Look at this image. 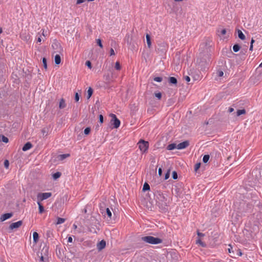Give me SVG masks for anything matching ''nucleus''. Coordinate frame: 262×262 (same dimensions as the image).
<instances>
[{
	"instance_id": "nucleus-53",
	"label": "nucleus",
	"mask_w": 262,
	"mask_h": 262,
	"mask_svg": "<svg viewBox=\"0 0 262 262\" xmlns=\"http://www.w3.org/2000/svg\"><path fill=\"white\" fill-rule=\"evenodd\" d=\"M254 42H255V40L253 39H252L251 40L250 45H253V44Z\"/></svg>"
},
{
	"instance_id": "nucleus-32",
	"label": "nucleus",
	"mask_w": 262,
	"mask_h": 262,
	"mask_svg": "<svg viewBox=\"0 0 262 262\" xmlns=\"http://www.w3.org/2000/svg\"><path fill=\"white\" fill-rule=\"evenodd\" d=\"M96 42L97 45L101 48H103V45L101 42V40L100 38H98L96 39Z\"/></svg>"
},
{
	"instance_id": "nucleus-9",
	"label": "nucleus",
	"mask_w": 262,
	"mask_h": 262,
	"mask_svg": "<svg viewBox=\"0 0 262 262\" xmlns=\"http://www.w3.org/2000/svg\"><path fill=\"white\" fill-rule=\"evenodd\" d=\"M32 147V145L30 142L26 143L23 146L22 149L23 151H27Z\"/></svg>"
},
{
	"instance_id": "nucleus-14",
	"label": "nucleus",
	"mask_w": 262,
	"mask_h": 262,
	"mask_svg": "<svg viewBox=\"0 0 262 262\" xmlns=\"http://www.w3.org/2000/svg\"><path fill=\"white\" fill-rule=\"evenodd\" d=\"M61 62V58L59 55L57 54L55 56V62L56 64H59Z\"/></svg>"
},
{
	"instance_id": "nucleus-34",
	"label": "nucleus",
	"mask_w": 262,
	"mask_h": 262,
	"mask_svg": "<svg viewBox=\"0 0 262 262\" xmlns=\"http://www.w3.org/2000/svg\"><path fill=\"white\" fill-rule=\"evenodd\" d=\"M154 80L156 82H160L162 81V78L160 77H156L154 78Z\"/></svg>"
},
{
	"instance_id": "nucleus-41",
	"label": "nucleus",
	"mask_w": 262,
	"mask_h": 262,
	"mask_svg": "<svg viewBox=\"0 0 262 262\" xmlns=\"http://www.w3.org/2000/svg\"><path fill=\"white\" fill-rule=\"evenodd\" d=\"M99 122L101 123H102L103 122V117L102 115H100L99 116Z\"/></svg>"
},
{
	"instance_id": "nucleus-10",
	"label": "nucleus",
	"mask_w": 262,
	"mask_h": 262,
	"mask_svg": "<svg viewBox=\"0 0 262 262\" xmlns=\"http://www.w3.org/2000/svg\"><path fill=\"white\" fill-rule=\"evenodd\" d=\"M66 106V103L65 102V100L64 99L62 98L60 100L59 104V107L60 109L64 108Z\"/></svg>"
},
{
	"instance_id": "nucleus-30",
	"label": "nucleus",
	"mask_w": 262,
	"mask_h": 262,
	"mask_svg": "<svg viewBox=\"0 0 262 262\" xmlns=\"http://www.w3.org/2000/svg\"><path fill=\"white\" fill-rule=\"evenodd\" d=\"M1 141L4 143H8L9 141L8 138L5 136H2L1 138Z\"/></svg>"
},
{
	"instance_id": "nucleus-6",
	"label": "nucleus",
	"mask_w": 262,
	"mask_h": 262,
	"mask_svg": "<svg viewBox=\"0 0 262 262\" xmlns=\"http://www.w3.org/2000/svg\"><path fill=\"white\" fill-rule=\"evenodd\" d=\"M13 216L12 213H7L1 215L0 217V221L4 222L7 219H10Z\"/></svg>"
},
{
	"instance_id": "nucleus-26",
	"label": "nucleus",
	"mask_w": 262,
	"mask_h": 262,
	"mask_svg": "<svg viewBox=\"0 0 262 262\" xmlns=\"http://www.w3.org/2000/svg\"><path fill=\"white\" fill-rule=\"evenodd\" d=\"M240 49V47L238 45H234L233 47V50L235 52H238Z\"/></svg>"
},
{
	"instance_id": "nucleus-42",
	"label": "nucleus",
	"mask_w": 262,
	"mask_h": 262,
	"mask_svg": "<svg viewBox=\"0 0 262 262\" xmlns=\"http://www.w3.org/2000/svg\"><path fill=\"white\" fill-rule=\"evenodd\" d=\"M224 75V72L222 71H219L217 72V75L219 77H222Z\"/></svg>"
},
{
	"instance_id": "nucleus-49",
	"label": "nucleus",
	"mask_w": 262,
	"mask_h": 262,
	"mask_svg": "<svg viewBox=\"0 0 262 262\" xmlns=\"http://www.w3.org/2000/svg\"><path fill=\"white\" fill-rule=\"evenodd\" d=\"M73 241V238L71 236H69L68 239V242L69 243H72Z\"/></svg>"
},
{
	"instance_id": "nucleus-27",
	"label": "nucleus",
	"mask_w": 262,
	"mask_h": 262,
	"mask_svg": "<svg viewBox=\"0 0 262 262\" xmlns=\"http://www.w3.org/2000/svg\"><path fill=\"white\" fill-rule=\"evenodd\" d=\"M209 159V156L208 155H205L203 158V161L204 163H207Z\"/></svg>"
},
{
	"instance_id": "nucleus-54",
	"label": "nucleus",
	"mask_w": 262,
	"mask_h": 262,
	"mask_svg": "<svg viewBox=\"0 0 262 262\" xmlns=\"http://www.w3.org/2000/svg\"><path fill=\"white\" fill-rule=\"evenodd\" d=\"M41 37H38V38H37V41H38V42H41Z\"/></svg>"
},
{
	"instance_id": "nucleus-23",
	"label": "nucleus",
	"mask_w": 262,
	"mask_h": 262,
	"mask_svg": "<svg viewBox=\"0 0 262 262\" xmlns=\"http://www.w3.org/2000/svg\"><path fill=\"white\" fill-rule=\"evenodd\" d=\"M246 114V111L245 109L238 110L237 111V116H239L241 115Z\"/></svg>"
},
{
	"instance_id": "nucleus-55",
	"label": "nucleus",
	"mask_w": 262,
	"mask_h": 262,
	"mask_svg": "<svg viewBox=\"0 0 262 262\" xmlns=\"http://www.w3.org/2000/svg\"><path fill=\"white\" fill-rule=\"evenodd\" d=\"M43 257L42 256H41L40 258V260L41 261H44V259H43Z\"/></svg>"
},
{
	"instance_id": "nucleus-12",
	"label": "nucleus",
	"mask_w": 262,
	"mask_h": 262,
	"mask_svg": "<svg viewBox=\"0 0 262 262\" xmlns=\"http://www.w3.org/2000/svg\"><path fill=\"white\" fill-rule=\"evenodd\" d=\"M38 234L36 232L33 233V239L34 243H36L38 241Z\"/></svg>"
},
{
	"instance_id": "nucleus-46",
	"label": "nucleus",
	"mask_w": 262,
	"mask_h": 262,
	"mask_svg": "<svg viewBox=\"0 0 262 262\" xmlns=\"http://www.w3.org/2000/svg\"><path fill=\"white\" fill-rule=\"evenodd\" d=\"M200 167V164L198 163L195 165V170H197Z\"/></svg>"
},
{
	"instance_id": "nucleus-25",
	"label": "nucleus",
	"mask_w": 262,
	"mask_h": 262,
	"mask_svg": "<svg viewBox=\"0 0 262 262\" xmlns=\"http://www.w3.org/2000/svg\"><path fill=\"white\" fill-rule=\"evenodd\" d=\"M149 189H150L149 185L147 183H144V184L143 185V190L144 191H145L148 190Z\"/></svg>"
},
{
	"instance_id": "nucleus-22",
	"label": "nucleus",
	"mask_w": 262,
	"mask_h": 262,
	"mask_svg": "<svg viewBox=\"0 0 262 262\" xmlns=\"http://www.w3.org/2000/svg\"><path fill=\"white\" fill-rule=\"evenodd\" d=\"M65 220H66L63 218L58 217L57 219L56 224L58 225V224H62L65 222Z\"/></svg>"
},
{
	"instance_id": "nucleus-61",
	"label": "nucleus",
	"mask_w": 262,
	"mask_h": 262,
	"mask_svg": "<svg viewBox=\"0 0 262 262\" xmlns=\"http://www.w3.org/2000/svg\"><path fill=\"white\" fill-rule=\"evenodd\" d=\"M55 45L56 46H58V44H57V43H55Z\"/></svg>"
},
{
	"instance_id": "nucleus-44",
	"label": "nucleus",
	"mask_w": 262,
	"mask_h": 262,
	"mask_svg": "<svg viewBox=\"0 0 262 262\" xmlns=\"http://www.w3.org/2000/svg\"><path fill=\"white\" fill-rule=\"evenodd\" d=\"M86 0H77L76 4H80L83 2H84Z\"/></svg>"
},
{
	"instance_id": "nucleus-58",
	"label": "nucleus",
	"mask_w": 262,
	"mask_h": 262,
	"mask_svg": "<svg viewBox=\"0 0 262 262\" xmlns=\"http://www.w3.org/2000/svg\"><path fill=\"white\" fill-rule=\"evenodd\" d=\"M259 67L262 68V62L259 65Z\"/></svg>"
},
{
	"instance_id": "nucleus-57",
	"label": "nucleus",
	"mask_w": 262,
	"mask_h": 262,
	"mask_svg": "<svg viewBox=\"0 0 262 262\" xmlns=\"http://www.w3.org/2000/svg\"><path fill=\"white\" fill-rule=\"evenodd\" d=\"M3 32V29L2 28H0V34L2 33Z\"/></svg>"
},
{
	"instance_id": "nucleus-37",
	"label": "nucleus",
	"mask_w": 262,
	"mask_h": 262,
	"mask_svg": "<svg viewBox=\"0 0 262 262\" xmlns=\"http://www.w3.org/2000/svg\"><path fill=\"white\" fill-rule=\"evenodd\" d=\"M155 96L157 98H158L159 99H160L161 98V97H162V94L160 92L156 93H155Z\"/></svg>"
},
{
	"instance_id": "nucleus-59",
	"label": "nucleus",
	"mask_w": 262,
	"mask_h": 262,
	"mask_svg": "<svg viewBox=\"0 0 262 262\" xmlns=\"http://www.w3.org/2000/svg\"><path fill=\"white\" fill-rule=\"evenodd\" d=\"M73 226L75 229L77 228V226L75 224L73 225Z\"/></svg>"
},
{
	"instance_id": "nucleus-35",
	"label": "nucleus",
	"mask_w": 262,
	"mask_h": 262,
	"mask_svg": "<svg viewBox=\"0 0 262 262\" xmlns=\"http://www.w3.org/2000/svg\"><path fill=\"white\" fill-rule=\"evenodd\" d=\"M85 65L89 68L92 69V64L90 61L88 60L85 62Z\"/></svg>"
},
{
	"instance_id": "nucleus-11",
	"label": "nucleus",
	"mask_w": 262,
	"mask_h": 262,
	"mask_svg": "<svg viewBox=\"0 0 262 262\" xmlns=\"http://www.w3.org/2000/svg\"><path fill=\"white\" fill-rule=\"evenodd\" d=\"M146 39L148 47L150 48L151 46V39L150 35L148 34L146 35Z\"/></svg>"
},
{
	"instance_id": "nucleus-60",
	"label": "nucleus",
	"mask_w": 262,
	"mask_h": 262,
	"mask_svg": "<svg viewBox=\"0 0 262 262\" xmlns=\"http://www.w3.org/2000/svg\"><path fill=\"white\" fill-rule=\"evenodd\" d=\"M239 256H241L242 255V253L241 252L239 253Z\"/></svg>"
},
{
	"instance_id": "nucleus-17",
	"label": "nucleus",
	"mask_w": 262,
	"mask_h": 262,
	"mask_svg": "<svg viewBox=\"0 0 262 262\" xmlns=\"http://www.w3.org/2000/svg\"><path fill=\"white\" fill-rule=\"evenodd\" d=\"M70 156V154H62V155H60L59 156H58V158H59V159L60 160H64V159L69 157Z\"/></svg>"
},
{
	"instance_id": "nucleus-19",
	"label": "nucleus",
	"mask_w": 262,
	"mask_h": 262,
	"mask_svg": "<svg viewBox=\"0 0 262 262\" xmlns=\"http://www.w3.org/2000/svg\"><path fill=\"white\" fill-rule=\"evenodd\" d=\"M196 244L200 245L202 247H206V244L204 242H202V241L201 240L200 238H198L196 241Z\"/></svg>"
},
{
	"instance_id": "nucleus-16",
	"label": "nucleus",
	"mask_w": 262,
	"mask_h": 262,
	"mask_svg": "<svg viewBox=\"0 0 262 262\" xmlns=\"http://www.w3.org/2000/svg\"><path fill=\"white\" fill-rule=\"evenodd\" d=\"M169 82L171 84H176L177 83V80L174 77H170L169 78Z\"/></svg>"
},
{
	"instance_id": "nucleus-8",
	"label": "nucleus",
	"mask_w": 262,
	"mask_h": 262,
	"mask_svg": "<svg viewBox=\"0 0 262 262\" xmlns=\"http://www.w3.org/2000/svg\"><path fill=\"white\" fill-rule=\"evenodd\" d=\"M105 246H106L105 241L104 240H102L97 244V248L99 251H101L105 247Z\"/></svg>"
},
{
	"instance_id": "nucleus-36",
	"label": "nucleus",
	"mask_w": 262,
	"mask_h": 262,
	"mask_svg": "<svg viewBox=\"0 0 262 262\" xmlns=\"http://www.w3.org/2000/svg\"><path fill=\"white\" fill-rule=\"evenodd\" d=\"M172 178L174 180L178 178V175L176 171H173L172 173Z\"/></svg>"
},
{
	"instance_id": "nucleus-24",
	"label": "nucleus",
	"mask_w": 262,
	"mask_h": 262,
	"mask_svg": "<svg viewBox=\"0 0 262 262\" xmlns=\"http://www.w3.org/2000/svg\"><path fill=\"white\" fill-rule=\"evenodd\" d=\"M219 35L222 36L226 33V30L225 29H223L221 31L218 30Z\"/></svg>"
},
{
	"instance_id": "nucleus-45",
	"label": "nucleus",
	"mask_w": 262,
	"mask_h": 262,
	"mask_svg": "<svg viewBox=\"0 0 262 262\" xmlns=\"http://www.w3.org/2000/svg\"><path fill=\"white\" fill-rule=\"evenodd\" d=\"M197 234H198V236H199V237H203V236H204V233H201V232H200L199 231H198Z\"/></svg>"
},
{
	"instance_id": "nucleus-15",
	"label": "nucleus",
	"mask_w": 262,
	"mask_h": 262,
	"mask_svg": "<svg viewBox=\"0 0 262 262\" xmlns=\"http://www.w3.org/2000/svg\"><path fill=\"white\" fill-rule=\"evenodd\" d=\"M37 204L38 205L39 208V213H42L44 211V207L41 204L40 202L39 201H37Z\"/></svg>"
},
{
	"instance_id": "nucleus-38",
	"label": "nucleus",
	"mask_w": 262,
	"mask_h": 262,
	"mask_svg": "<svg viewBox=\"0 0 262 262\" xmlns=\"http://www.w3.org/2000/svg\"><path fill=\"white\" fill-rule=\"evenodd\" d=\"M4 165H5V167L6 168H8L9 165V162L8 160H6L4 161Z\"/></svg>"
},
{
	"instance_id": "nucleus-18",
	"label": "nucleus",
	"mask_w": 262,
	"mask_h": 262,
	"mask_svg": "<svg viewBox=\"0 0 262 262\" xmlns=\"http://www.w3.org/2000/svg\"><path fill=\"white\" fill-rule=\"evenodd\" d=\"M238 36L242 40H244L245 38V35L243 33V32L241 30H238Z\"/></svg>"
},
{
	"instance_id": "nucleus-39",
	"label": "nucleus",
	"mask_w": 262,
	"mask_h": 262,
	"mask_svg": "<svg viewBox=\"0 0 262 262\" xmlns=\"http://www.w3.org/2000/svg\"><path fill=\"white\" fill-rule=\"evenodd\" d=\"M169 176H170V171L169 170L165 174V178H164V179L165 180H167L169 178Z\"/></svg>"
},
{
	"instance_id": "nucleus-43",
	"label": "nucleus",
	"mask_w": 262,
	"mask_h": 262,
	"mask_svg": "<svg viewBox=\"0 0 262 262\" xmlns=\"http://www.w3.org/2000/svg\"><path fill=\"white\" fill-rule=\"evenodd\" d=\"M115 55V51L113 48L110 49V56H114Z\"/></svg>"
},
{
	"instance_id": "nucleus-21",
	"label": "nucleus",
	"mask_w": 262,
	"mask_h": 262,
	"mask_svg": "<svg viewBox=\"0 0 262 262\" xmlns=\"http://www.w3.org/2000/svg\"><path fill=\"white\" fill-rule=\"evenodd\" d=\"M61 174L60 172H56L52 175V177L54 180H56L61 176Z\"/></svg>"
},
{
	"instance_id": "nucleus-7",
	"label": "nucleus",
	"mask_w": 262,
	"mask_h": 262,
	"mask_svg": "<svg viewBox=\"0 0 262 262\" xmlns=\"http://www.w3.org/2000/svg\"><path fill=\"white\" fill-rule=\"evenodd\" d=\"M189 145V143L188 141H184L180 143H179L177 145V148L178 149H182L187 147Z\"/></svg>"
},
{
	"instance_id": "nucleus-3",
	"label": "nucleus",
	"mask_w": 262,
	"mask_h": 262,
	"mask_svg": "<svg viewBox=\"0 0 262 262\" xmlns=\"http://www.w3.org/2000/svg\"><path fill=\"white\" fill-rule=\"evenodd\" d=\"M138 145L139 146V148L142 153H145L147 151L149 143L147 141H145L144 140H140L138 143Z\"/></svg>"
},
{
	"instance_id": "nucleus-4",
	"label": "nucleus",
	"mask_w": 262,
	"mask_h": 262,
	"mask_svg": "<svg viewBox=\"0 0 262 262\" xmlns=\"http://www.w3.org/2000/svg\"><path fill=\"white\" fill-rule=\"evenodd\" d=\"M52 195V193L51 192H44V193H39L37 195V201L40 202L44 200H46L50 198Z\"/></svg>"
},
{
	"instance_id": "nucleus-29",
	"label": "nucleus",
	"mask_w": 262,
	"mask_h": 262,
	"mask_svg": "<svg viewBox=\"0 0 262 262\" xmlns=\"http://www.w3.org/2000/svg\"><path fill=\"white\" fill-rule=\"evenodd\" d=\"M42 63H43V67L45 69H47V59L45 57H43L42 58Z\"/></svg>"
},
{
	"instance_id": "nucleus-52",
	"label": "nucleus",
	"mask_w": 262,
	"mask_h": 262,
	"mask_svg": "<svg viewBox=\"0 0 262 262\" xmlns=\"http://www.w3.org/2000/svg\"><path fill=\"white\" fill-rule=\"evenodd\" d=\"M253 46L252 45H250L249 50L251 51H253Z\"/></svg>"
},
{
	"instance_id": "nucleus-56",
	"label": "nucleus",
	"mask_w": 262,
	"mask_h": 262,
	"mask_svg": "<svg viewBox=\"0 0 262 262\" xmlns=\"http://www.w3.org/2000/svg\"><path fill=\"white\" fill-rule=\"evenodd\" d=\"M175 2H181L183 1V0H174Z\"/></svg>"
},
{
	"instance_id": "nucleus-33",
	"label": "nucleus",
	"mask_w": 262,
	"mask_h": 262,
	"mask_svg": "<svg viewBox=\"0 0 262 262\" xmlns=\"http://www.w3.org/2000/svg\"><path fill=\"white\" fill-rule=\"evenodd\" d=\"M91 131V128L90 127H86L84 130V133L85 135H87L89 134Z\"/></svg>"
},
{
	"instance_id": "nucleus-48",
	"label": "nucleus",
	"mask_w": 262,
	"mask_h": 262,
	"mask_svg": "<svg viewBox=\"0 0 262 262\" xmlns=\"http://www.w3.org/2000/svg\"><path fill=\"white\" fill-rule=\"evenodd\" d=\"M229 247L230 248L228 249V251L229 253H231L232 252H233L232 250V247L231 246V245H229Z\"/></svg>"
},
{
	"instance_id": "nucleus-50",
	"label": "nucleus",
	"mask_w": 262,
	"mask_h": 262,
	"mask_svg": "<svg viewBox=\"0 0 262 262\" xmlns=\"http://www.w3.org/2000/svg\"><path fill=\"white\" fill-rule=\"evenodd\" d=\"M234 111V108L232 107H229L228 109V112L232 113Z\"/></svg>"
},
{
	"instance_id": "nucleus-28",
	"label": "nucleus",
	"mask_w": 262,
	"mask_h": 262,
	"mask_svg": "<svg viewBox=\"0 0 262 262\" xmlns=\"http://www.w3.org/2000/svg\"><path fill=\"white\" fill-rule=\"evenodd\" d=\"M105 213L107 215L108 217L110 218V219H111V217H112V212L111 211V210H110V209L108 208H107L105 210Z\"/></svg>"
},
{
	"instance_id": "nucleus-20",
	"label": "nucleus",
	"mask_w": 262,
	"mask_h": 262,
	"mask_svg": "<svg viewBox=\"0 0 262 262\" xmlns=\"http://www.w3.org/2000/svg\"><path fill=\"white\" fill-rule=\"evenodd\" d=\"M93 90L91 88H89L88 90V95H87V99H90V97L92 96L93 94Z\"/></svg>"
},
{
	"instance_id": "nucleus-31",
	"label": "nucleus",
	"mask_w": 262,
	"mask_h": 262,
	"mask_svg": "<svg viewBox=\"0 0 262 262\" xmlns=\"http://www.w3.org/2000/svg\"><path fill=\"white\" fill-rule=\"evenodd\" d=\"M115 68L117 70H120L121 69V66L119 62L117 61L115 65Z\"/></svg>"
},
{
	"instance_id": "nucleus-51",
	"label": "nucleus",
	"mask_w": 262,
	"mask_h": 262,
	"mask_svg": "<svg viewBox=\"0 0 262 262\" xmlns=\"http://www.w3.org/2000/svg\"><path fill=\"white\" fill-rule=\"evenodd\" d=\"M185 80L187 81V82H189L190 80V78L189 76H186L185 77Z\"/></svg>"
},
{
	"instance_id": "nucleus-13",
	"label": "nucleus",
	"mask_w": 262,
	"mask_h": 262,
	"mask_svg": "<svg viewBox=\"0 0 262 262\" xmlns=\"http://www.w3.org/2000/svg\"><path fill=\"white\" fill-rule=\"evenodd\" d=\"M177 145L176 144L174 143H172V144H169L167 147V149L169 150H172L174 149H176L177 148Z\"/></svg>"
},
{
	"instance_id": "nucleus-2",
	"label": "nucleus",
	"mask_w": 262,
	"mask_h": 262,
	"mask_svg": "<svg viewBox=\"0 0 262 262\" xmlns=\"http://www.w3.org/2000/svg\"><path fill=\"white\" fill-rule=\"evenodd\" d=\"M142 240L146 243L151 244H158L162 243V240L160 238L151 236L143 237Z\"/></svg>"
},
{
	"instance_id": "nucleus-47",
	"label": "nucleus",
	"mask_w": 262,
	"mask_h": 262,
	"mask_svg": "<svg viewBox=\"0 0 262 262\" xmlns=\"http://www.w3.org/2000/svg\"><path fill=\"white\" fill-rule=\"evenodd\" d=\"M162 170L161 168H159L158 169V174L160 176L162 175Z\"/></svg>"
},
{
	"instance_id": "nucleus-5",
	"label": "nucleus",
	"mask_w": 262,
	"mask_h": 262,
	"mask_svg": "<svg viewBox=\"0 0 262 262\" xmlns=\"http://www.w3.org/2000/svg\"><path fill=\"white\" fill-rule=\"evenodd\" d=\"M23 224V222L21 221H19L17 222L12 223L10 226L9 228L11 230H13L14 229H16L20 227Z\"/></svg>"
},
{
	"instance_id": "nucleus-1",
	"label": "nucleus",
	"mask_w": 262,
	"mask_h": 262,
	"mask_svg": "<svg viewBox=\"0 0 262 262\" xmlns=\"http://www.w3.org/2000/svg\"><path fill=\"white\" fill-rule=\"evenodd\" d=\"M111 117L110 124L112 128H118L120 125V121L117 118L116 115L111 114L110 115Z\"/></svg>"
},
{
	"instance_id": "nucleus-40",
	"label": "nucleus",
	"mask_w": 262,
	"mask_h": 262,
	"mask_svg": "<svg viewBox=\"0 0 262 262\" xmlns=\"http://www.w3.org/2000/svg\"><path fill=\"white\" fill-rule=\"evenodd\" d=\"M75 100L76 102H78L79 100V96L77 93L75 94Z\"/></svg>"
}]
</instances>
